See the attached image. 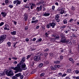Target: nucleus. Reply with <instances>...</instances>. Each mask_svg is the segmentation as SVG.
I'll return each instance as SVG.
<instances>
[{"label": "nucleus", "mask_w": 79, "mask_h": 79, "mask_svg": "<svg viewBox=\"0 0 79 79\" xmlns=\"http://www.w3.org/2000/svg\"><path fill=\"white\" fill-rule=\"evenodd\" d=\"M17 4H16L17 5V4H18L19 5H20L21 3V1H17Z\"/></svg>", "instance_id": "c85d7f7f"}, {"label": "nucleus", "mask_w": 79, "mask_h": 79, "mask_svg": "<svg viewBox=\"0 0 79 79\" xmlns=\"http://www.w3.org/2000/svg\"><path fill=\"white\" fill-rule=\"evenodd\" d=\"M39 42H40V41H42V39L40 38L39 39Z\"/></svg>", "instance_id": "680f3d73"}, {"label": "nucleus", "mask_w": 79, "mask_h": 79, "mask_svg": "<svg viewBox=\"0 0 79 79\" xmlns=\"http://www.w3.org/2000/svg\"><path fill=\"white\" fill-rule=\"evenodd\" d=\"M1 14L3 15V16H4V17H5L6 16V14L4 12H2Z\"/></svg>", "instance_id": "7c9ffc66"}, {"label": "nucleus", "mask_w": 79, "mask_h": 79, "mask_svg": "<svg viewBox=\"0 0 79 79\" xmlns=\"http://www.w3.org/2000/svg\"><path fill=\"white\" fill-rule=\"evenodd\" d=\"M49 50V49L48 48H47L46 49V50H44V52H48Z\"/></svg>", "instance_id": "a18cd8bd"}, {"label": "nucleus", "mask_w": 79, "mask_h": 79, "mask_svg": "<svg viewBox=\"0 0 79 79\" xmlns=\"http://www.w3.org/2000/svg\"><path fill=\"white\" fill-rule=\"evenodd\" d=\"M17 77H15V76H14L12 77V79H16L17 78Z\"/></svg>", "instance_id": "58836bf2"}, {"label": "nucleus", "mask_w": 79, "mask_h": 79, "mask_svg": "<svg viewBox=\"0 0 79 79\" xmlns=\"http://www.w3.org/2000/svg\"><path fill=\"white\" fill-rule=\"evenodd\" d=\"M69 41V40H66V41H65V43H66V44Z\"/></svg>", "instance_id": "6e6d98bb"}, {"label": "nucleus", "mask_w": 79, "mask_h": 79, "mask_svg": "<svg viewBox=\"0 0 79 79\" xmlns=\"http://www.w3.org/2000/svg\"><path fill=\"white\" fill-rule=\"evenodd\" d=\"M67 44H69V45H72V42L69 40V42Z\"/></svg>", "instance_id": "4be33fe9"}, {"label": "nucleus", "mask_w": 79, "mask_h": 79, "mask_svg": "<svg viewBox=\"0 0 79 79\" xmlns=\"http://www.w3.org/2000/svg\"><path fill=\"white\" fill-rule=\"evenodd\" d=\"M16 77H20V78L21 79H23L24 78V76L22 75L21 73H19L15 75Z\"/></svg>", "instance_id": "20e7f679"}, {"label": "nucleus", "mask_w": 79, "mask_h": 79, "mask_svg": "<svg viewBox=\"0 0 79 79\" xmlns=\"http://www.w3.org/2000/svg\"><path fill=\"white\" fill-rule=\"evenodd\" d=\"M35 23H37L38 21H39L38 20H35Z\"/></svg>", "instance_id": "4d7b16f0"}, {"label": "nucleus", "mask_w": 79, "mask_h": 79, "mask_svg": "<svg viewBox=\"0 0 79 79\" xmlns=\"http://www.w3.org/2000/svg\"><path fill=\"white\" fill-rule=\"evenodd\" d=\"M30 5H31V9H32L33 8V6H35V4H34L33 3H31L30 4Z\"/></svg>", "instance_id": "4468645a"}, {"label": "nucleus", "mask_w": 79, "mask_h": 79, "mask_svg": "<svg viewBox=\"0 0 79 79\" xmlns=\"http://www.w3.org/2000/svg\"><path fill=\"white\" fill-rule=\"evenodd\" d=\"M66 40V39L64 37H62L61 39V42L62 43H65Z\"/></svg>", "instance_id": "1a4fd4ad"}, {"label": "nucleus", "mask_w": 79, "mask_h": 79, "mask_svg": "<svg viewBox=\"0 0 79 79\" xmlns=\"http://www.w3.org/2000/svg\"><path fill=\"white\" fill-rule=\"evenodd\" d=\"M45 64H49V62L48 61H46L45 62Z\"/></svg>", "instance_id": "de8ad7c7"}, {"label": "nucleus", "mask_w": 79, "mask_h": 79, "mask_svg": "<svg viewBox=\"0 0 79 79\" xmlns=\"http://www.w3.org/2000/svg\"><path fill=\"white\" fill-rule=\"evenodd\" d=\"M63 23L64 24H67V20L66 19H64L63 21Z\"/></svg>", "instance_id": "393cba45"}, {"label": "nucleus", "mask_w": 79, "mask_h": 79, "mask_svg": "<svg viewBox=\"0 0 79 79\" xmlns=\"http://www.w3.org/2000/svg\"><path fill=\"white\" fill-rule=\"evenodd\" d=\"M6 38V35H2L0 37V44H2Z\"/></svg>", "instance_id": "7ed1b4c3"}, {"label": "nucleus", "mask_w": 79, "mask_h": 79, "mask_svg": "<svg viewBox=\"0 0 79 79\" xmlns=\"http://www.w3.org/2000/svg\"><path fill=\"white\" fill-rule=\"evenodd\" d=\"M67 72H68V73H70V72H71V69H68V70H67Z\"/></svg>", "instance_id": "e433bc0d"}, {"label": "nucleus", "mask_w": 79, "mask_h": 79, "mask_svg": "<svg viewBox=\"0 0 79 79\" xmlns=\"http://www.w3.org/2000/svg\"><path fill=\"white\" fill-rule=\"evenodd\" d=\"M76 27H74L73 29H72V30L73 31H76Z\"/></svg>", "instance_id": "37998d69"}, {"label": "nucleus", "mask_w": 79, "mask_h": 79, "mask_svg": "<svg viewBox=\"0 0 79 79\" xmlns=\"http://www.w3.org/2000/svg\"><path fill=\"white\" fill-rule=\"evenodd\" d=\"M9 7H10V8H12L13 7V5H10L9 6Z\"/></svg>", "instance_id": "ea45409f"}, {"label": "nucleus", "mask_w": 79, "mask_h": 79, "mask_svg": "<svg viewBox=\"0 0 79 79\" xmlns=\"http://www.w3.org/2000/svg\"><path fill=\"white\" fill-rule=\"evenodd\" d=\"M16 1H15L14 2V4H16Z\"/></svg>", "instance_id": "338daca9"}, {"label": "nucleus", "mask_w": 79, "mask_h": 79, "mask_svg": "<svg viewBox=\"0 0 79 79\" xmlns=\"http://www.w3.org/2000/svg\"><path fill=\"white\" fill-rule=\"evenodd\" d=\"M73 21H74V19H71L70 20L69 22L70 23H71V22Z\"/></svg>", "instance_id": "49530a36"}, {"label": "nucleus", "mask_w": 79, "mask_h": 79, "mask_svg": "<svg viewBox=\"0 0 79 79\" xmlns=\"http://www.w3.org/2000/svg\"><path fill=\"white\" fill-rule=\"evenodd\" d=\"M55 8V6H53L52 7V10H54Z\"/></svg>", "instance_id": "8fccbe9b"}, {"label": "nucleus", "mask_w": 79, "mask_h": 79, "mask_svg": "<svg viewBox=\"0 0 79 79\" xmlns=\"http://www.w3.org/2000/svg\"><path fill=\"white\" fill-rule=\"evenodd\" d=\"M11 68L12 69L15 71V73H17L18 72L20 73V72L22 71V69L21 68V67H20V66H17L16 67H12Z\"/></svg>", "instance_id": "f257e3e1"}, {"label": "nucleus", "mask_w": 79, "mask_h": 79, "mask_svg": "<svg viewBox=\"0 0 79 79\" xmlns=\"http://www.w3.org/2000/svg\"><path fill=\"white\" fill-rule=\"evenodd\" d=\"M69 61H72V63H74V60H73V59L70 58L69 59Z\"/></svg>", "instance_id": "f3484780"}, {"label": "nucleus", "mask_w": 79, "mask_h": 79, "mask_svg": "<svg viewBox=\"0 0 79 79\" xmlns=\"http://www.w3.org/2000/svg\"><path fill=\"white\" fill-rule=\"evenodd\" d=\"M50 15V13H46V12H45L44 13V14L43 15V16H48Z\"/></svg>", "instance_id": "f8f14e48"}, {"label": "nucleus", "mask_w": 79, "mask_h": 79, "mask_svg": "<svg viewBox=\"0 0 79 79\" xmlns=\"http://www.w3.org/2000/svg\"><path fill=\"white\" fill-rule=\"evenodd\" d=\"M31 55H29L27 56V59H29L31 57Z\"/></svg>", "instance_id": "72a5a7b5"}, {"label": "nucleus", "mask_w": 79, "mask_h": 79, "mask_svg": "<svg viewBox=\"0 0 79 79\" xmlns=\"http://www.w3.org/2000/svg\"><path fill=\"white\" fill-rule=\"evenodd\" d=\"M53 67V66L51 67V69L53 71L54 70H56V67Z\"/></svg>", "instance_id": "2eb2a0df"}, {"label": "nucleus", "mask_w": 79, "mask_h": 79, "mask_svg": "<svg viewBox=\"0 0 79 79\" xmlns=\"http://www.w3.org/2000/svg\"><path fill=\"white\" fill-rule=\"evenodd\" d=\"M5 75V72H3V73H0V76H4Z\"/></svg>", "instance_id": "b1692460"}, {"label": "nucleus", "mask_w": 79, "mask_h": 79, "mask_svg": "<svg viewBox=\"0 0 79 79\" xmlns=\"http://www.w3.org/2000/svg\"><path fill=\"white\" fill-rule=\"evenodd\" d=\"M60 18V16H59V15H57L56 16L55 19H58V18Z\"/></svg>", "instance_id": "5701e85b"}, {"label": "nucleus", "mask_w": 79, "mask_h": 79, "mask_svg": "<svg viewBox=\"0 0 79 79\" xmlns=\"http://www.w3.org/2000/svg\"><path fill=\"white\" fill-rule=\"evenodd\" d=\"M27 29H28V27L26 26V27L25 28V30H27Z\"/></svg>", "instance_id": "bf43d9fd"}, {"label": "nucleus", "mask_w": 79, "mask_h": 79, "mask_svg": "<svg viewBox=\"0 0 79 79\" xmlns=\"http://www.w3.org/2000/svg\"><path fill=\"white\" fill-rule=\"evenodd\" d=\"M67 44H69V45H72V42L69 40V42Z\"/></svg>", "instance_id": "aec40b11"}, {"label": "nucleus", "mask_w": 79, "mask_h": 79, "mask_svg": "<svg viewBox=\"0 0 79 79\" xmlns=\"http://www.w3.org/2000/svg\"><path fill=\"white\" fill-rule=\"evenodd\" d=\"M64 13V10L63 9H61L60 12V14H61V15H63Z\"/></svg>", "instance_id": "a211bd4d"}, {"label": "nucleus", "mask_w": 79, "mask_h": 79, "mask_svg": "<svg viewBox=\"0 0 79 79\" xmlns=\"http://www.w3.org/2000/svg\"><path fill=\"white\" fill-rule=\"evenodd\" d=\"M75 73L76 74H79V71L78 70H75Z\"/></svg>", "instance_id": "f704fd0d"}, {"label": "nucleus", "mask_w": 79, "mask_h": 79, "mask_svg": "<svg viewBox=\"0 0 79 79\" xmlns=\"http://www.w3.org/2000/svg\"><path fill=\"white\" fill-rule=\"evenodd\" d=\"M37 9H38V11H40L42 10V5H40V7H37ZM40 9V10H39Z\"/></svg>", "instance_id": "dca6fc26"}, {"label": "nucleus", "mask_w": 79, "mask_h": 79, "mask_svg": "<svg viewBox=\"0 0 79 79\" xmlns=\"http://www.w3.org/2000/svg\"><path fill=\"white\" fill-rule=\"evenodd\" d=\"M40 27V26H38L36 27V28L37 29H39V28Z\"/></svg>", "instance_id": "052dcab7"}, {"label": "nucleus", "mask_w": 79, "mask_h": 79, "mask_svg": "<svg viewBox=\"0 0 79 79\" xmlns=\"http://www.w3.org/2000/svg\"><path fill=\"white\" fill-rule=\"evenodd\" d=\"M60 61H61V60H63V56H60Z\"/></svg>", "instance_id": "473e14b6"}, {"label": "nucleus", "mask_w": 79, "mask_h": 79, "mask_svg": "<svg viewBox=\"0 0 79 79\" xmlns=\"http://www.w3.org/2000/svg\"><path fill=\"white\" fill-rule=\"evenodd\" d=\"M40 56L37 55L34 56V59L35 61H38L40 60Z\"/></svg>", "instance_id": "423d86ee"}, {"label": "nucleus", "mask_w": 79, "mask_h": 79, "mask_svg": "<svg viewBox=\"0 0 79 79\" xmlns=\"http://www.w3.org/2000/svg\"><path fill=\"white\" fill-rule=\"evenodd\" d=\"M67 44H69V45H72V42L69 40V42Z\"/></svg>", "instance_id": "412c9836"}, {"label": "nucleus", "mask_w": 79, "mask_h": 79, "mask_svg": "<svg viewBox=\"0 0 79 79\" xmlns=\"http://www.w3.org/2000/svg\"><path fill=\"white\" fill-rule=\"evenodd\" d=\"M26 61V57H23L22 58V60L20 62V64H22L23 62H25Z\"/></svg>", "instance_id": "0eeeda50"}, {"label": "nucleus", "mask_w": 79, "mask_h": 79, "mask_svg": "<svg viewBox=\"0 0 79 79\" xmlns=\"http://www.w3.org/2000/svg\"><path fill=\"white\" fill-rule=\"evenodd\" d=\"M35 17H33L32 18V20H35Z\"/></svg>", "instance_id": "e2e57ef3"}, {"label": "nucleus", "mask_w": 79, "mask_h": 79, "mask_svg": "<svg viewBox=\"0 0 79 79\" xmlns=\"http://www.w3.org/2000/svg\"><path fill=\"white\" fill-rule=\"evenodd\" d=\"M60 37L59 36H56V38L55 39H53V40H54L53 41L55 40V39H59Z\"/></svg>", "instance_id": "a878e982"}, {"label": "nucleus", "mask_w": 79, "mask_h": 79, "mask_svg": "<svg viewBox=\"0 0 79 79\" xmlns=\"http://www.w3.org/2000/svg\"><path fill=\"white\" fill-rule=\"evenodd\" d=\"M50 23H49V24H48L46 25V27L47 28H48V29H49V28H50Z\"/></svg>", "instance_id": "c756f323"}, {"label": "nucleus", "mask_w": 79, "mask_h": 79, "mask_svg": "<svg viewBox=\"0 0 79 79\" xmlns=\"http://www.w3.org/2000/svg\"><path fill=\"white\" fill-rule=\"evenodd\" d=\"M43 65H44V64H43V63H40L39 64V68H41V67H42V66Z\"/></svg>", "instance_id": "cd10ccee"}, {"label": "nucleus", "mask_w": 79, "mask_h": 79, "mask_svg": "<svg viewBox=\"0 0 79 79\" xmlns=\"http://www.w3.org/2000/svg\"><path fill=\"white\" fill-rule=\"evenodd\" d=\"M56 19V20L57 22H59L60 21V19Z\"/></svg>", "instance_id": "603ef678"}, {"label": "nucleus", "mask_w": 79, "mask_h": 79, "mask_svg": "<svg viewBox=\"0 0 79 79\" xmlns=\"http://www.w3.org/2000/svg\"><path fill=\"white\" fill-rule=\"evenodd\" d=\"M76 79H79V76L77 77L76 78Z\"/></svg>", "instance_id": "774afa93"}, {"label": "nucleus", "mask_w": 79, "mask_h": 79, "mask_svg": "<svg viewBox=\"0 0 79 79\" xmlns=\"http://www.w3.org/2000/svg\"><path fill=\"white\" fill-rule=\"evenodd\" d=\"M50 26L52 27V28H55V26L56 25V23H49Z\"/></svg>", "instance_id": "6e6552de"}, {"label": "nucleus", "mask_w": 79, "mask_h": 79, "mask_svg": "<svg viewBox=\"0 0 79 79\" xmlns=\"http://www.w3.org/2000/svg\"><path fill=\"white\" fill-rule=\"evenodd\" d=\"M54 67H57L58 68H60V65H55Z\"/></svg>", "instance_id": "c9c22d12"}, {"label": "nucleus", "mask_w": 79, "mask_h": 79, "mask_svg": "<svg viewBox=\"0 0 79 79\" xmlns=\"http://www.w3.org/2000/svg\"><path fill=\"white\" fill-rule=\"evenodd\" d=\"M44 56L46 57L47 55H48V54L47 53H44Z\"/></svg>", "instance_id": "a19ab883"}, {"label": "nucleus", "mask_w": 79, "mask_h": 79, "mask_svg": "<svg viewBox=\"0 0 79 79\" xmlns=\"http://www.w3.org/2000/svg\"><path fill=\"white\" fill-rule=\"evenodd\" d=\"M17 63H18V62L16 61H15L14 62V64H17Z\"/></svg>", "instance_id": "5fc2aeb1"}, {"label": "nucleus", "mask_w": 79, "mask_h": 79, "mask_svg": "<svg viewBox=\"0 0 79 79\" xmlns=\"http://www.w3.org/2000/svg\"><path fill=\"white\" fill-rule=\"evenodd\" d=\"M21 65V68H22L23 70H26L27 69V68L26 67V65L25 63H22L21 64H20Z\"/></svg>", "instance_id": "39448f33"}, {"label": "nucleus", "mask_w": 79, "mask_h": 79, "mask_svg": "<svg viewBox=\"0 0 79 79\" xmlns=\"http://www.w3.org/2000/svg\"><path fill=\"white\" fill-rule=\"evenodd\" d=\"M54 63H55V64H59V63H60V61L57 60L56 61L54 62Z\"/></svg>", "instance_id": "6ab92c4d"}, {"label": "nucleus", "mask_w": 79, "mask_h": 79, "mask_svg": "<svg viewBox=\"0 0 79 79\" xmlns=\"http://www.w3.org/2000/svg\"><path fill=\"white\" fill-rule=\"evenodd\" d=\"M66 74L65 73L62 76V77H64L65 76H66Z\"/></svg>", "instance_id": "09e8293b"}, {"label": "nucleus", "mask_w": 79, "mask_h": 79, "mask_svg": "<svg viewBox=\"0 0 79 79\" xmlns=\"http://www.w3.org/2000/svg\"><path fill=\"white\" fill-rule=\"evenodd\" d=\"M25 40L26 42H29V39L28 38H26Z\"/></svg>", "instance_id": "3c124183"}, {"label": "nucleus", "mask_w": 79, "mask_h": 79, "mask_svg": "<svg viewBox=\"0 0 79 79\" xmlns=\"http://www.w3.org/2000/svg\"><path fill=\"white\" fill-rule=\"evenodd\" d=\"M7 44L8 47H10L11 46V43H10V42H7Z\"/></svg>", "instance_id": "bb28decb"}, {"label": "nucleus", "mask_w": 79, "mask_h": 79, "mask_svg": "<svg viewBox=\"0 0 79 79\" xmlns=\"http://www.w3.org/2000/svg\"><path fill=\"white\" fill-rule=\"evenodd\" d=\"M5 73L6 75L8 76L11 77V76H13L14 75V74H13V71L11 70L9 71H6Z\"/></svg>", "instance_id": "f03ea898"}, {"label": "nucleus", "mask_w": 79, "mask_h": 79, "mask_svg": "<svg viewBox=\"0 0 79 79\" xmlns=\"http://www.w3.org/2000/svg\"><path fill=\"white\" fill-rule=\"evenodd\" d=\"M5 30H7V31H9L10 28H9V26L8 25H5V27L4 28Z\"/></svg>", "instance_id": "9d476101"}, {"label": "nucleus", "mask_w": 79, "mask_h": 79, "mask_svg": "<svg viewBox=\"0 0 79 79\" xmlns=\"http://www.w3.org/2000/svg\"><path fill=\"white\" fill-rule=\"evenodd\" d=\"M25 8H29V7L27 6H25Z\"/></svg>", "instance_id": "69168bd1"}, {"label": "nucleus", "mask_w": 79, "mask_h": 79, "mask_svg": "<svg viewBox=\"0 0 79 79\" xmlns=\"http://www.w3.org/2000/svg\"><path fill=\"white\" fill-rule=\"evenodd\" d=\"M33 41H35V40H36V38H33Z\"/></svg>", "instance_id": "13d9d810"}, {"label": "nucleus", "mask_w": 79, "mask_h": 79, "mask_svg": "<svg viewBox=\"0 0 79 79\" xmlns=\"http://www.w3.org/2000/svg\"><path fill=\"white\" fill-rule=\"evenodd\" d=\"M6 3H8V0H6L5 1Z\"/></svg>", "instance_id": "864d4df0"}, {"label": "nucleus", "mask_w": 79, "mask_h": 79, "mask_svg": "<svg viewBox=\"0 0 79 79\" xmlns=\"http://www.w3.org/2000/svg\"><path fill=\"white\" fill-rule=\"evenodd\" d=\"M43 3H44V1H41L39 3V4H40V5H42Z\"/></svg>", "instance_id": "2f4dec72"}, {"label": "nucleus", "mask_w": 79, "mask_h": 79, "mask_svg": "<svg viewBox=\"0 0 79 79\" xmlns=\"http://www.w3.org/2000/svg\"><path fill=\"white\" fill-rule=\"evenodd\" d=\"M72 36L73 37H76V35H75L74 34H73Z\"/></svg>", "instance_id": "0e129e2a"}, {"label": "nucleus", "mask_w": 79, "mask_h": 79, "mask_svg": "<svg viewBox=\"0 0 79 79\" xmlns=\"http://www.w3.org/2000/svg\"><path fill=\"white\" fill-rule=\"evenodd\" d=\"M16 31H14L12 32H11L10 34L12 35H16Z\"/></svg>", "instance_id": "9b49d317"}, {"label": "nucleus", "mask_w": 79, "mask_h": 79, "mask_svg": "<svg viewBox=\"0 0 79 79\" xmlns=\"http://www.w3.org/2000/svg\"><path fill=\"white\" fill-rule=\"evenodd\" d=\"M44 75H45V73H43L40 74V76H44Z\"/></svg>", "instance_id": "4c0bfd02"}, {"label": "nucleus", "mask_w": 79, "mask_h": 79, "mask_svg": "<svg viewBox=\"0 0 79 79\" xmlns=\"http://www.w3.org/2000/svg\"><path fill=\"white\" fill-rule=\"evenodd\" d=\"M24 16L25 21H27V15L25 14L24 15Z\"/></svg>", "instance_id": "ddd939ff"}, {"label": "nucleus", "mask_w": 79, "mask_h": 79, "mask_svg": "<svg viewBox=\"0 0 79 79\" xmlns=\"http://www.w3.org/2000/svg\"><path fill=\"white\" fill-rule=\"evenodd\" d=\"M4 24V23H3V22H1L0 24V26H3Z\"/></svg>", "instance_id": "79ce46f5"}, {"label": "nucleus", "mask_w": 79, "mask_h": 79, "mask_svg": "<svg viewBox=\"0 0 79 79\" xmlns=\"http://www.w3.org/2000/svg\"><path fill=\"white\" fill-rule=\"evenodd\" d=\"M66 28V26H63L60 27L61 29H64Z\"/></svg>", "instance_id": "c03bdc74"}]
</instances>
